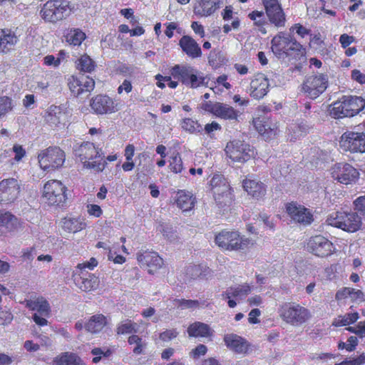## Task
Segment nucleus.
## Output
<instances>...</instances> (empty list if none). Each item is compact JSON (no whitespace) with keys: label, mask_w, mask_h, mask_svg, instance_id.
I'll return each instance as SVG.
<instances>
[{"label":"nucleus","mask_w":365,"mask_h":365,"mask_svg":"<svg viewBox=\"0 0 365 365\" xmlns=\"http://www.w3.org/2000/svg\"><path fill=\"white\" fill-rule=\"evenodd\" d=\"M207 351V346L204 344H199L190 351V356L192 359H197L200 356H204Z\"/></svg>","instance_id":"57"},{"label":"nucleus","mask_w":365,"mask_h":365,"mask_svg":"<svg viewBox=\"0 0 365 365\" xmlns=\"http://www.w3.org/2000/svg\"><path fill=\"white\" fill-rule=\"evenodd\" d=\"M269 90V83L267 76L258 72L251 77L247 93L253 99L260 100L267 96Z\"/></svg>","instance_id":"20"},{"label":"nucleus","mask_w":365,"mask_h":365,"mask_svg":"<svg viewBox=\"0 0 365 365\" xmlns=\"http://www.w3.org/2000/svg\"><path fill=\"white\" fill-rule=\"evenodd\" d=\"M71 9V4L67 0H48L42 5L39 14L44 21L56 24L66 19Z\"/></svg>","instance_id":"6"},{"label":"nucleus","mask_w":365,"mask_h":365,"mask_svg":"<svg viewBox=\"0 0 365 365\" xmlns=\"http://www.w3.org/2000/svg\"><path fill=\"white\" fill-rule=\"evenodd\" d=\"M61 227L66 233H78L86 227V219L83 217L66 215L61 220Z\"/></svg>","instance_id":"29"},{"label":"nucleus","mask_w":365,"mask_h":365,"mask_svg":"<svg viewBox=\"0 0 365 365\" xmlns=\"http://www.w3.org/2000/svg\"><path fill=\"white\" fill-rule=\"evenodd\" d=\"M174 304L181 309H194L200 305V302L197 299H174Z\"/></svg>","instance_id":"49"},{"label":"nucleus","mask_w":365,"mask_h":365,"mask_svg":"<svg viewBox=\"0 0 365 365\" xmlns=\"http://www.w3.org/2000/svg\"><path fill=\"white\" fill-rule=\"evenodd\" d=\"M214 242L220 249L229 251L248 249L253 245V242L250 239L244 237L240 235L239 232L227 230L217 232Z\"/></svg>","instance_id":"7"},{"label":"nucleus","mask_w":365,"mask_h":365,"mask_svg":"<svg viewBox=\"0 0 365 365\" xmlns=\"http://www.w3.org/2000/svg\"><path fill=\"white\" fill-rule=\"evenodd\" d=\"M74 151L76 157L86 169L99 173L103 171L107 165V163L103 160V149L93 143H81Z\"/></svg>","instance_id":"2"},{"label":"nucleus","mask_w":365,"mask_h":365,"mask_svg":"<svg viewBox=\"0 0 365 365\" xmlns=\"http://www.w3.org/2000/svg\"><path fill=\"white\" fill-rule=\"evenodd\" d=\"M214 115L225 120L237 121L239 111L232 106L222 103Z\"/></svg>","instance_id":"40"},{"label":"nucleus","mask_w":365,"mask_h":365,"mask_svg":"<svg viewBox=\"0 0 365 365\" xmlns=\"http://www.w3.org/2000/svg\"><path fill=\"white\" fill-rule=\"evenodd\" d=\"M222 103H212L211 101L205 102L202 105H201V108L207 112H209L213 115H215Z\"/></svg>","instance_id":"61"},{"label":"nucleus","mask_w":365,"mask_h":365,"mask_svg":"<svg viewBox=\"0 0 365 365\" xmlns=\"http://www.w3.org/2000/svg\"><path fill=\"white\" fill-rule=\"evenodd\" d=\"M170 74L187 88H199L205 82V77L200 76L195 68L187 65L175 64L170 69Z\"/></svg>","instance_id":"11"},{"label":"nucleus","mask_w":365,"mask_h":365,"mask_svg":"<svg viewBox=\"0 0 365 365\" xmlns=\"http://www.w3.org/2000/svg\"><path fill=\"white\" fill-rule=\"evenodd\" d=\"M359 319V314L357 312L347 313L344 315H338L337 317L334 318L332 321V327H342L349 326L350 324H354Z\"/></svg>","instance_id":"43"},{"label":"nucleus","mask_w":365,"mask_h":365,"mask_svg":"<svg viewBox=\"0 0 365 365\" xmlns=\"http://www.w3.org/2000/svg\"><path fill=\"white\" fill-rule=\"evenodd\" d=\"M26 307L35 313L33 315V320L37 326H47V318L50 316L51 308L47 300L43 297L26 301Z\"/></svg>","instance_id":"17"},{"label":"nucleus","mask_w":365,"mask_h":365,"mask_svg":"<svg viewBox=\"0 0 365 365\" xmlns=\"http://www.w3.org/2000/svg\"><path fill=\"white\" fill-rule=\"evenodd\" d=\"M351 289L350 287H344L339 289L335 295L336 300L341 301L349 298Z\"/></svg>","instance_id":"62"},{"label":"nucleus","mask_w":365,"mask_h":365,"mask_svg":"<svg viewBox=\"0 0 365 365\" xmlns=\"http://www.w3.org/2000/svg\"><path fill=\"white\" fill-rule=\"evenodd\" d=\"M225 153L234 163H245L255 159L257 155L256 149L249 143L235 139L226 143Z\"/></svg>","instance_id":"8"},{"label":"nucleus","mask_w":365,"mask_h":365,"mask_svg":"<svg viewBox=\"0 0 365 365\" xmlns=\"http://www.w3.org/2000/svg\"><path fill=\"white\" fill-rule=\"evenodd\" d=\"M90 106L93 113L96 115L111 114L118 110L115 99L103 94H98L93 97Z\"/></svg>","instance_id":"21"},{"label":"nucleus","mask_w":365,"mask_h":365,"mask_svg":"<svg viewBox=\"0 0 365 365\" xmlns=\"http://www.w3.org/2000/svg\"><path fill=\"white\" fill-rule=\"evenodd\" d=\"M223 341L227 349L235 352L236 354L246 356L250 353L251 344L247 339L237 334L230 333L225 334Z\"/></svg>","instance_id":"25"},{"label":"nucleus","mask_w":365,"mask_h":365,"mask_svg":"<svg viewBox=\"0 0 365 365\" xmlns=\"http://www.w3.org/2000/svg\"><path fill=\"white\" fill-rule=\"evenodd\" d=\"M331 177L344 185L355 182L360 174L352 165L346 163H339L334 165L331 170Z\"/></svg>","instance_id":"19"},{"label":"nucleus","mask_w":365,"mask_h":365,"mask_svg":"<svg viewBox=\"0 0 365 365\" xmlns=\"http://www.w3.org/2000/svg\"><path fill=\"white\" fill-rule=\"evenodd\" d=\"M86 207L87 212L90 216L99 217L103 215V210L97 204H88Z\"/></svg>","instance_id":"58"},{"label":"nucleus","mask_w":365,"mask_h":365,"mask_svg":"<svg viewBox=\"0 0 365 365\" xmlns=\"http://www.w3.org/2000/svg\"><path fill=\"white\" fill-rule=\"evenodd\" d=\"M219 8L218 0H200L193 7L194 14L200 16H209Z\"/></svg>","instance_id":"35"},{"label":"nucleus","mask_w":365,"mask_h":365,"mask_svg":"<svg viewBox=\"0 0 365 365\" xmlns=\"http://www.w3.org/2000/svg\"><path fill=\"white\" fill-rule=\"evenodd\" d=\"M70 115L65 106L51 105L47 109L46 115H44V120L50 126L56 128L65 125L68 121Z\"/></svg>","instance_id":"24"},{"label":"nucleus","mask_w":365,"mask_h":365,"mask_svg":"<svg viewBox=\"0 0 365 365\" xmlns=\"http://www.w3.org/2000/svg\"><path fill=\"white\" fill-rule=\"evenodd\" d=\"M179 46L187 56L192 59H197L202 56V51L198 43L190 36H182L179 41Z\"/></svg>","instance_id":"30"},{"label":"nucleus","mask_w":365,"mask_h":365,"mask_svg":"<svg viewBox=\"0 0 365 365\" xmlns=\"http://www.w3.org/2000/svg\"><path fill=\"white\" fill-rule=\"evenodd\" d=\"M187 333L190 338H211L213 335V330L209 324L195 321L187 327Z\"/></svg>","instance_id":"31"},{"label":"nucleus","mask_w":365,"mask_h":365,"mask_svg":"<svg viewBox=\"0 0 365 365\" xmlns=\"http://www.w3.org/2000/svg\"><path fill=\"white\" fill-rule=\"evenodd\" d=\"M128 343L130 345L135 344L133 350L135 355H140L143 353V350L146 349L147 344L143 340V338L137 334H131L128 338Z\"/></svg>","instance_id":"46"},{"label":"nucleus","mask_w":365,"mask_h":365,"mask_svg":"<svg viewBox=\"0 0 365 365\" xmlns=\"http://www.w3.org/2000/svg\"><path fill=\"white\" fill-rule=\"evenodd\" d=\"M73 280L79 289L86 292L97 289L99 284L98 277L88 271L73 272Z\"/></svg>","instance_id":"27"},{"label":"nucleus","mask_w":365,"mask_h":365,"mask_svg":"<svg viewBox=\"0 0 365 365\" xmlns=\"http://www.w3.org/2000/svg\"><path fill=\"white\" fill-rule=\"evenodd\" d=\"M168 168L170 172L175 174L181 173L183 170L182 161L180 154L174 151L168 158Z\"/></svg>","instance_id":"45"},{"label":"nucleus","mask_w":365,"mask_h":365,"mask_svg":"<svg viewBox=\"0 0 365 365\" xmlns=\"http://www.w3.org/2000/svg\"><path fill=\"white\" fill-rule=\"evenodd\" d=\"M179 332L175 329H166L160 332L159 338L163 341H168L178 337Z\"/></svg>","instance_id":"56"},{"label":"nucleus","mask_w":365,"mask_h":365,"mask_svg":"<svg viewBox=\"0 0 365 365\" xmlns=\"http://www.w3.org/2000/svg\"><path fill=\"white\" fill-rule=\"evenodd\" d=\"M180 126L182 130L191 133L203 130V128L199 122L190 118H185L181 120Z\"/></svg>","instance_id":"47"},{"label":"nucleus","mask_w":365,"mask_h":365,"mask_svg":"<svg viewBox=\"0 0 365 365\" xmlns=\"http://www.w3.org/2000/svg\"><path fill=\"white\" fill-rule=\"evenodd\" d=\"M365 107V100L361 97L344 96L331 106L330 115L335 119L352 117Z\"/></svg>","instance_id":"3"},{"label":"nucleus","mask_w":365,"mask_h":365,"mask_svg":"<svg viewBox=\"0 0 365 365\" xmlns=\"http://www.w3.org/2000/svg\"><path fill=\"white\" fill-rule=\"evenodd\" d=\"M66 161V153L58 146H50L41 150L38 155L41 168L44 171H54L63 166Z\"/></svg>","instance_id":"13"},{"label":"nucleus","mask_w":365,"mask_h":365,"mask_svg":"<svg viewBox=\"0 0 365 365\" xmlns=\"http://www.w3.org/2000/svg\"><path fill=\"white\" fill-rule=\"evenodd\" d=\"M211 193L220 206L230 205L233 199V190L222 174L215 173L210 181Z\"/></svg>","instance_id":"10"},{"label":"nucleus","mask_w":365,"mask_h":365,"mask_svg":"<svg viewBox=\"0 0 365 365\" xmlns=\"http://www.w3.org/2000/svg\"><path fill=\"white\" fill-rule=\"evenodd\" d=\"M68 87L75 97H78L83 93H91L95 81L88 76H72L68 78Z\"/></svg>","instance_id":"22"},{"label":"nucleus","mask_w":365,"mask_h":365,"mask_svg":"<svg viewBox=\"0 0 365 365\" xmlns=\"http://www.w3.org/2000/svg\"><path fill=\"white\" fill-rule=\"evenodd\" d=\"M279 315L282 322L293 327H300L312 316L307 308L295 302H285L280 305Z\"/></svg>","instance_id":"5"},{"label":"nucleus","mask_w":365,"mask_h":365,"mask_svg":"<svg viewBox=\"0 0 365 365\" xmlns=\"http://www.w3.org/2000/svg\"><path fill=\"white\" fill-rule=\"evenodd\" d=\"M55 365H83L81 358L73 352H63L53 359Z\"/></svg>","instance_id":"41"},{"label":"nucleus","mask_w":365,"mask_h":365,"mask_svg":"<svg viewBox=\"0 0 365 365\" xmlns=\"http://www.w3.org/2000/svg\"><path fill=\"white\" fill-rule=\"evenodd\" d=\"M16 227V217L9 211L0 210V232L10 233Z\"/></svg>","instance_id":"37"},{"label":"nucleus","mask_w":365,"mask_h":365,"mask_svg":"<svg viewBox=\"0 0 365 365\" xmlns=\"http://www.w3.org/2000/svg\"><path fill=\"white\" fill-rule=\"evenodd\" d=\"M335 249L333 243L322 235L312 236L307 242V251L319 257L330 256Z\"/></svg>","instance_id":"15"},{"label":"nucleus","mask_w":365,"mask_h":365,"mask_svg":"<svg viewBox=\"0 0 365 365\" xmlns=\"http://www.w3.org/2000/svg\"><path fill=\"white\" fill-rule=\"evenodd\" d=\"M286 210L289 217L294 222L310 225L313 222V215L309 210L295 202L286 204Z\"/></svg>","instance_id":"28"},{"label":"nucleus","mask_w":365,"mask_h":365,"mask_svg":"<svg viewBox=\"0 0 365 365\" xmlns=\"http://www.w3.org/2000/svg\"><path fill=\"white\" fill-rule=\"evenodd\" d=\"M351 78L353 81L361 85L365 83V74L361 73L359 70L354 69L351 71Z\"/></svg>","instance_id":"63"},{"label":"nucleus","mask_w":365,"mask_h":365,"mask_svg":"<svg viewBox=\"0 0 365 365\" xmlns=\"http://www.w3.org/2000/svg\"><path fill=\"white\" fill-rule=\"evenodd\" d=\"M175 203L182 211H190L195 206V197L190 192L185 190H178L175 192Z\"/></svg>","instance_id":"34"},{"label":"nucleus","mask_w":365,"mask_h":365,"mask_svg":"<svg viewBox=\"0 0 365 365\" xmlns=\"http://www.w3.org/2000/svg\"><path fill=\"white\" fill-rule=\"evenodd\" d=\"M248 17L250 19L254 21L255 26L259 28L260 31H262L261 29H264V25L267 24V21L264 16V13L262 11H253L248 14Z\"/></svg>","instance_id":"48"},{"label":"nucleus","mask_w":365,"mask_h":365,"mask_svg":"<svg viewBox=\"0 0 365 365\" xmlns=\"http://www.w3.org/2000/svg\"><path fill=\"white\" fill-rule=\"evenodd\" d=\"M18 37L10 29H0V53H9L16 43Z\"/></svg>","instance_id":"33"},{"label":"nucleus","mask_w":365,"mask_h":365,"mask_svg":"<svg viewBox=\"0 0 365 365\" xmlns=\"http://www.w3.org/2000/svg\"><path fill=\"white\" fill-rule=\"evenodd\" d=\"M329 87V76L322 73L307 76L301 84V92L309 99H317Z\"/></svg>","instance_id":"12"},{"label":"nucleus","mask_w":365,"mask_h":365,"mask_svg":"<svg viewBox=\"0 0 365 365\" xmlns=\"http://www.w3.org/2000/svg\"><path fill=\"white\" fill-rule=\"evenodd\" d=\"M138 265L147 270L149 274H155L163 267L164 262L155 251L143 250L136 254Z\"/></svg>","instance_id":"16"},{"label":"nucleus","mask_w":365,"mask_h":365,"mask_svg":"<svg viewBox=\"0 0 365 365\" xmlns=\"http://www.w3.org/2000/svg\"><path fill=\"white\" fill-rule=\"evenodd\" d=\"M339 148L344 152L351 154L365 153V133L346 130L343 133L339 140Z\"/></svg>","instance_id":"14"},{"label":"nucleus","mask_w":365,"mask_h":365,"mask_svg":"<svg viewBox=\"0 0 365 365\" xmlns=\"http://www.w3.org/2000/svg\"><path fill=\"white\" fill-rule=\"evenodd\" d=\"M289 32H295L299 38H305L306 36L310 34L311 30L298 23L294 24L289 28Z\"/></svg>","instance_id":"54"},{"label":"nucleus","mask_w":365,"mask_h":365,"mask_svg":"<svg viewBox=\"0 0 365 365\" xmlns=\"http://www.w3.org/2000/svg\"><path fill=\"white\" fill-rule=\"evenodd\" d=\"M254 126L259 135L266 139L274 138L279 132L276 120L265 115H260L253 119Z\"/></svg>","instance_id":"23"},{"label":"nucleus","mask_w":365,"mask_h":365,"mask_svg":"<svg viewBox=\"0 0 365 365\" xmlns=\"http://www.w3.org/2000/svg\"><path fill=\"white\" fill-rule=\"evenodd\" d=\"M326 222L329 225L341 229L348 233H355L362 226L361 217L352 211H336L329 215Z\"/></svg>","instance_id":"4"},{"label":"nucleus","mask_w":365,"mask_h":365,"mask_svg":"<svg viewBox=\"0 0 365 365\" xmlns=\"http://www.w3.org/2000/svg\"><path fill=\"white\" fill-rule=\"evenodd\" d=\"M68 188L58 180H49L44 183L42 189V198L47 205L62 207L66 205Z\"/></svg>","instance_id":"9"},{"label":"nucleus","mask_w":365,"mask_h":365,"mask_svg":"<svg viewBox=\"0 0 365 365\" xmlns=\"http://www.w3.org/2000/svg\"><path fill=\"white\" fill-rule=\"evenodd\" d=\"M66 42L73 46H79L86 38V33L78 28L68 29L65 33Z\"/></svg>","instance_id":"39"},{"label":"nucleus","mask_w":365,"mask_h":365,"mask_svg":"<svg viewBox=\"0 0 365 365\" xmlns=\"http://www.w3.org/2000/svg\"><path fill=\"white\" fill-rule=\"evenodd\" d=\"M355 38L354 36H349L348 34H344L339 37V41L341 44V47L347 48L354 43Z\"/></svg>","instance_id":"64"},{"label":"nucleus","mask_w":365,"mask_h":365,"mask_svg":"<svg viewBox=\"0 0 365 365\" xmlns=\"http://www.w3.org/2000/svg\"><path fill=\"white\" fill-rule=\"evenodd\" d=\"M270 48L279 59H301L306 56L305 48L284 31H279L272 38Z\"/></svg>","instance_id":"1"},{"label":"nucleus","mask_w":365,"mask_h":365,"mask_svg":"<svg viewBox=\"0 0 365 365\" xmlns=\"http://www.w3.org/2000/svg\"><path fill=\"white\" fill-rule=\"evenodd\" d=\"M138 325L136 322L130 319H125L117 324L115 332L118 336L136 333Z\"/></svg>","instance_id":"44"},{"label":"nucleus","mask_w":365,"mask_h":365,"mask_svg":"<svg viewBox=\"0 0 365 365\" xmlns=\"http://www.w3.org/2000/svg\"><path fill=\"white\" fill-rule=\"evenodd\" d=\"M35 252H36L35 247H31L29 248H24L21 251V257L24 260L31 262L34 259Z\"/></svg>","instance_id":"60"},{"label":"nucleus","mask_w":365,"mask_h":365,"mask_svg":"<svg viewBox=\"0 0 365 365\" xmlns=\"http://www.w3.org/2000/svg\"><path fill=\"white\" fill-rule=\"evenodd\" d=\"M13 320V315L10 309L0 308V326L9 324Z\"/></svg>","instance_id":"55"},{"label":"nucleus","mask_w":365,"mask_h":365,"mask_svg":"<svg viewBox=\"0 0 365 365\" xmlns=\"http://www.w3.org/2000/svg\"><path fill=\"white\" fill-rule=\"evenodd\" d=\"M96 63L86 53L83 54L76 61V68L84 73H91L96 68Z\"/></svg>","instance_id":"42"},{"label":"nucleus","mask_w":365,"mask_h":365,"mask_svg":"<svg viewBox=\"0 0 365 365\" xmlns=\"http://www.w3.org/2000/svg\"><path fill=\"white\" fill-rule=\"evenodd\" d=\"M107 324V317L102 314H98L92 315L85 323V329L87 332L97 334L101 332Z\"/></svg>","instance_id":"36"},{"label":"nucleus","mask_w":365,"mask_h":365,"mask_svg":"<svg viewBox=\"0 0 365 365\" xmlns=\"http://www.w3.org/2000/svg\"><path fill=\"white\" fill-rule=\"evenodd\" d=\"M354 208L357 214L365 217V195L358 197L354 200Z\"/></svg>","instance_id":"53"},{"label":"nucleus","mask_w":365,"mask_h":365,"mask_svg":"<svg viewBox=\"0 0 365 365\" xmlns=\"http://www.w3.org/2000/svg\"><path fill=\"white\" fill-rule=\"evenodd\" d=\"M242 187L249 195L255 199H262L267 193V187L262 181L245 178L242 181Z\"/></svg>","instance_id":"32"},{"label":"nucleus","mask_w":365,"mask_h":365,"mask_svg":"<svg viewBox=\"0 0 365 365\" xmlns=\"http://www.w3.org/2000/svg\"><path fill=\"white\" fill-rule=\"evenodd\" d=\"M232 297H237L240 296L247 295L251 292V287L249 284H245L237 286V287L229 288Z\"/></svg>","instance_id":"50"},{"label":"nucleus","mask_w":365,"mask_h":365,"mask_svg":"<svg viewBox=\"0 0 365 365\" xmlns=\"http://www.w3.org/2000/svg\"><path fill=\"white\" fill-rule=\"evenodd\" d=\"M262 4L269 23L277 28L284 27L286 14L279 0H262Z\"/></svg>","instance_id":"18"},{"label":"nucleus","mask_w":365,"mask_h":365,"mask_svg":"<svg viewBox=\"0 0 365 365\" xmlns=\"http://www.w3.org/2000/svg\"><path fill=\"white\" fill-rule=\"evenodd\" d=\"M98 260L94 257H91L90 260L86 261L83 263H80L77 266H76V270L73 272H86V269L93 270L98 266Z\"/></svg>","instance_id":"51"},{"label":"nucleus","mask_w":365,"mask_h":365,"mask_svg":"<svg viewBox=\"0 0 365 365\" xmlns=\"http://www.w3.org/2000/svg\"><path fill=\"white\" fill-rule=\"evenodd\" d=\"M173 76H162L161 74H157L155 76V79L156 80V86L164 89L166 88V85L164 82H170L172 81Z\"/></svg>","instance_id":"59"},{"label":"nucleus","mask_w":365,"mask_h":365,"mask_svg":"<svg viewBox=\"0 0 365 365\" xmlns=\"http://www.w3.org/2000/svg\"><path fill=\"white\" fill-rule=\"evenodd\" d=\"M12 110V101L8 96L0 98V118Z\"/></svg>","instance_id":"52"},{"label":"nucleus","mask_w":365,"mask_h":365,"mask_svg":"<svg viewBox=\"0 0 365 365\" xmlns=\"http://www.w3.org/2000/svg\"><path fill=\"white\" fill-rule=\"evenodd\" d=\"M210 268L203 264H189L185 270L186 277L191 279H204L210 274Z\"/></svg>","instance_id":"38"},{"label":"nucleus","mask_w":365,"mask_h":365,"mask_svg":"<svg viewBox=\"0 0 365 365\" xmlns=\"http://www.w3.org/2000/svg\"><path fill=\"white\" fill-rule=\"evenodd\" d=\"M20 192L21 187L15 178L4 179L0 182V202L9 205L14 202Z\"/></svg>","instance_id":"26"}]
</instances>
